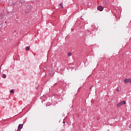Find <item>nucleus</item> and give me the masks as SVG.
<instances>
[{"instance_id":"nucleus-1","label":"nucleus","mask_w":131,"mask_h":131,"mask_svg":"<svg viewBox=\"0 0 131 131\" xmlns=\"http://www.w3.org/2000/svg\"><path fill=\"white\" fill-rule=\"evenodd\" d=\"M131 78H125L124 79V82L125 83H128V82H130Z\"/></svg>"},{"instance_id":"nucleus-4","label":"nucleus","mask_w":131,"mask_h":131,"mask_svg":"<svg viewBox=\"0 0 131 131\" xmlns=\"http://www.w3.org/2000/svg\"><path fill=\"white\" fill-rule=\"evenodd\" d=\"M122 105L121 104V102H120V103H118L117 104V107H118V108H119V107H120L121 106H122Z\"/></svg>"},{"instance_id":"nucleus-6","label":"nucleus","mask_w":131,"mask_h":131,"mask_svg":"<svg viewBox=\"0 0 131 131\" xmlns=\"http://www.w3.org/2000/svg\"><path fill=\"white\" fill-rule=\"evenodd\" d=\"M29 50H30V47L28 46L26 48V51H29Z\"/></svg>"},{"instance_id":"nucleus-13","label":"nucleus","mask_w":131,"mask_h":131,"mask_svg":"<svg viewBox=\"0 0 131 131\" xmlns=\"http://www.w3.org/2000/svg\"><path fill=\"white\" fill-rule=\"evenodd\" d=\"M1 69H2L0 68V73H1Z\"/></svg>"},{"instance_id":"nucleus-12","label":"nucleus","mask_w":131,"mask_h":131,"mask_svg":"<svg viewBox=\"0 0 131 131\" xmlns=\"http://www.w3.org/2000/svg\"><path fill=\"white\" fill-rule=\"evenodd\" d=\"M117 92H119V89H117Z\"/></svg>"},{"instance_id":"nucleus-10","label":"nucleus","mask_w":131,"mask_h":131,"mask_svg":"<svg viewBox=\"0 0 131 131\" xmlns=\"http://www.w3.org/2000/svg\"><path fill=\"white\" fill-rule=\"evenodd\" d=\"M14 90H10V93H11V94H14Z\"/></svg>"},{"instance_id":"nucleus-8","label":"nucleus","mask_w":131,"mask_h":131,"mask_svg":"<svg viewBox=\"0 0 131 131\" xmlns=\"http://www.w3.org/2000/svg\"><path fill=\"white\" fill-rule=\"evenodd\" d=\"M72 55V54L71 53H70V52L68 53V56L69 57H70V56H71Z\"/></svg>"},{"instance_id":"nucleus-9","label":"nucleus","mask_w":131,"mask_h":131,"mask_svg":"<svg viewBox=\"0 0 131 131\" xmlns=\"http://www.w3.org/2000/svg\"><path fill=\"white\" fill-rule=\"evenodd\" d=\"M2 77L3 78H6L7 77V75L4 74L2 75Z\"/></svg>"},{"instance_id":"nucleus-5","label":"nucleus","mask_w":131,"mask_h":131,"mask_svg":"<svg viewBox=\"0 0 131 131\" xmlns=\"http://www.w3.org/2000/svg\"><path fill=\"white\" fill-rule=\"evenodd\" d=\"M121 105H125V101H122L120 102Z\"/></svg>"},{"instance_id":"nucleus-7","label":"nucleus","mask_w":131,"mask_h":131,"mask_svg":"<svg viewBox=\"0 0 131 131\" xmlns=\"http://www.w3.org/2000/svg\"><path fill=\"white\" fill-rule=\"evenodd\" d=\"M59 8H63V3L59 4Z\"/></svg>"},{"instance_id":"nucleus-3","label":"nucleus","mask_w":131,"mask_h":131,"mask_svg":"<svg viewBox=\"0 0 131 131\" xmlns=\"http://www.w3.org/2000/svg\"><path fill=\"white\" fill-rule=\"evenodd\" d=\"M23 127V124H19L18 126V129H21Z\"/></svg>"},{"instance_id":"nucleus-11","label":"nucleus","mask_w":131,"mask_h":131,"mask_svg":"<svg viewBox=\"0 0 131 131\" xmlns=\"http://www.w3.org/2000/svg\"><path fill=\"white\" fill-rule=\"evenodd\" d=\"M129 128H131V123H130V124L129 125Z\"/></svg>"},{"instance_id":"nucleus-2","label":"nucleus","mask_w":131,"mask_h":131,"mask_svg":"<svg viewBox=\"0 0 131 131\" xmlns=\"http://www.w3.org/2000/svg\"><path fill=\"white\" fill-rule=\"evenodd\" d=\"M97 10H98V11H103V10H104V8H103V7L100 6L98 7Z\"/></svg>"},{"instance_id":"nucleus-14","label":"nucleus","mask_w":131,"mask_h":131,"mask_svg":"<svg viewBox=\"0 0 131 131\" xmlns=\"http://www.w3.org/2000/svg\"><path fill=\"white\" fill-rule=\"evenodd\" d=\"M63 123H65V122H63Z\"/></svg>"},{"instance_id":"nucleus-15","label":"nucleus","mask_w":131,"mask_h":131,"mask_svg":"<svg viewBox=\"0 0 131 131\" xmlns=\"http://www.w3.org/2000/svg\"><path fill=\"white\" fill-rule=\"evenodd\" d=\"M97 120H99V119H97Z\"/></svg>"}]
</instances>
